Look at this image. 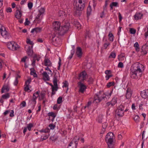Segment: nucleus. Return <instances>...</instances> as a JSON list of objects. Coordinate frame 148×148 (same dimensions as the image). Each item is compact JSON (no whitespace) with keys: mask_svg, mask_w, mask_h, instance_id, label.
I'll list each match as a JSON object with an SVG mask.
<instances>
[{"mask_svg":"<svg viewBox=\"0 0 148 148\" xmlns=\"http://www.w3.org/2000/svg\"><path fill=\"white\" fill-rule=\"evenodd\" d=\"M61 28L60 23L58 21H55L53 23V28L58 31V33L59 36L64 35L69 29L70 27V24L68 21H65V19L62 21Z\"/></svg>","mask_w":148,"mask_h":148,"instance_id":"obj_1","label":"nucleus"},{"mask_svg":"<svg viewBox=\"0 0 148 148\" xmlns=\"http://www.w3.org/2000/svg\"><path fill=\"white\" fill-rule=\"evenodd\" d=\"M144 66L140 63H134L131 67V77L136 79L140 78L144 71Z\"/></svg>","mask_w":148,"mask_h":148,"instance_id":"obj_2","label":"nucleus"},{"mask_svg":"<svg viewBox=\"0 0 148 148\" xmlns=\"http://www.w3.org/2000/svg\"><path fill=\"white\" fill-rule=\"evenodd\" d=\"M69 41L68 48L65 57L67 59L70 60L74 54V34L73 33L70 35Z\"/></svg>","mask_w":148,"mask_h":148,"instance_id":"obj_3","label":"nucleus"},{"mask_svg":"<svg viewBox=\"0 0 148 148\" xmlns=\"http://www.w3.org/2000/svg\"><path fill=\"white\" fill-rule=\"evenodd\" d=\"M85 6V4L82 2V0H76L75 11V12L77 16H80L82 11L83 10Z\"/></svg>","mask_w":148,"mask_h":148,"instance_id":"obj_4","label":"nucleus"},{"mask_svg":"<svg viewBox=\"0 0 148 148\" xmlns=\"http://www.w3.org/2000/svg\"><path fill=\"white\" fill-rule=\"evenodd\" d=\"M114 136L113 133L109 132L106 135L105 138L106 142L109 145L112 144Z\"/></svg>","mask_w":148,"mask_h":148,"instance_id":"obj_5","label":"nucleus"},{"mask_svg":"<svg viewBox=\"0 0 148 148\" xmlns=\"http://www.w3.org/2000/svg\"><path fill=\"white\" fill-rule=\"evenodd\" d=\"M105 97H106V95L103 92H99L95 96L93 103H99Z\"/></svg>","mask_w":148,"mask_h":148,"instance_id":"obj_6","label":"nucleus"},{"mask_svg":"<svg viewBox=\"0 0 148 148\" xmlns=\"http://www.w3.org/2000/svg\"><path fill=\"white\" fill-rule=\"evenodd\" d=\"M7 46L8 49L13 51L16 50L17 49L20 48L17 44L13 42H8Z\"/></svg>","mask_w":148,"mask_h":148,"instance_id":"obj_7","label":"nucleus"},{"mask_svg":"<svg viewBox=\"0 0 148 148\" xmlns=\"http://www.w3.org/2000/svg\"><path fill=\"white\" fill-rule=\"evenodd\" d=\"M124 109L122 105H120L116 111V114L119 117H122L124 115Z\"/></svg>","mask_w":148,"mask_h":148,"instance_id":"obj_8","label":"nucleus"},{"mask_svg":"<svg viewBox=\"0 0 148 148\" xmlns=\"http://www.w3.org/2000/svg\"><path fill=\"white\" fill-rule=\"evenodd\" d=\"M78 84L79 88V93H83L86 91V86L80 82L78 83Z\"/></svg>","mask_w":148,"mask_h":148,"instance_id":"obj_9","label":"nucleus"},{"mask_svg":"<svg viewBox=\"0 0 148 148\" xmlns=\"http://www.w3.org/2000/svg\"><path fill=\"white\" fill-rule=\"evenodd\" d=\"M87 77V74L86 72L83 71L79 74L78 79L81 81H83L86 79Z\"/></svg>","mask_w":148,"mask_h":148,"instance_id":"obj_10","label":"nucleus"},{"mask_svg":"<svg viewBox=\"0 0 148 148\" xmlns=\"http://www.w3.org/2000/svg\"><path fill=\"white\" fill-rule=\"evenodd\" d=\"M4 28V30L1 31V34L2 36L4 37L6 40L9 39L10 36V34L8 33V32Z\"/></svg>","mask_w":148,"mask_h":148,"instance_id":"obj_11","label":"nucleus"},{"mask_svg":"<svg viewBox=\"0 0 148 148\" xmlns=\"http://www.w3.org/2000/svg\"><path fill=\"white\" fill-rule=\"evenodd\" d=\"M58 15L61 17L60 19L62 21L65 19V21H67L66 19V13L62 10H60L58 12Z\"/></svg>","mask_w":148,"mask_h":148,"instance_id":"obj_12","label":"nucleus"},{"mask_svg":"<svg viewBox=\"0 0 148 148\" xmlns=\"http://www.w3.org/2000/svg\"><path fill=\"white\" fill-rule=\"evenodd\" d=\"M58 79H57V76L55 74L54 75L53 79V82L54 87H53V89H56V91H57L58 89V85L57 84Z\"/></svg>","mask_w":148,"mask_h":148,"instance_id":"obj_13","label":"nucleus"},{"mask_svg":"<svg viewBox=\"0 0 148 148\" xmlns=\"http://www.w3.org/2000/svg\"><path fill=\"white\" fill-rule=\"evenodd\" d=\"M15 124V122L14 121H12L10 122L9 126L7 129L8 132H10L12 130L14 127Z\"/></svg>","mask_w":148,"mask_h":148,"instance_id":"obj_14","label":"nucleus"},{"mask_svg":"<svg viewBox=\"0 0 148 148\" xmlns=\"http://www.w3.org/2000/svg\"><path fill=\"white\" fill-rule=\"evenodd\" d=\"M82 49L81 48L79 47H77L76 52V56L79 58H81L82 56Z\"/></svg>","mask_w":148,"mask_h":148,"instance_id":"obj_15","label":"nucleus"},{"mask_svg":"<svg viewBox=\"0 0 148 148\" xmlns=\"http://www.w3.org/2000/svg\"><path fill=\"white\" fill-rule=\"evenodd\" d=\"M132 89L130 88H128L126 90V93L125 95V97L127 99H130L132 94Z\"/></svg>","mask_w":148,"mask_h":148,"instance_id":"obj_16","label":"nucleus"},{"mask_svg":"<svg viewBox=\"0 0 148 148\" xmlns=\"http://www.w3.org/2000/svg\"><path fill=\"white\" fill-rule=\"evenodd\" d=\"M44 11V9L43 8H41L40 10L39 11V13L36 16L35 20L37 21H40L41 20V18H40V16L43 13Z\"/></svg>","mask_w":148,"mask_h":148,"instance_id":"obj_17","label":"nucleus"},{"mask_svg":"<svg viewBox=\"0 0 148 148\" xmlns=\"http://www.w3.org/2000/svg\"><path fill=\"white\" fill-rule=\"evenodd\" d=\"M50 39L51 40L52 42L57 43V40H59V39L55 35V34H51V36H50Z\"/></svg>","mask_w":148,"mask_h":148,"instance_id":"obj_18","label":"nucleus"},{"mask_svg":"<svg viewBox=\"0 0 148 148\" xmlns=\"http://www.w3.org/2000/svg\"><path fill=\"white\" fill-rule=\"evenodd\" d=\"M16 8L17 9V10L16 11L15 16L16 18L20 19L22 16V13L21 11L19 10L17 7H16Z\"/></svg>","mask_w":148,"mask_h":148,"instance_id":"obj_19","label":"nucleus"},{"mask_svg":"<svg viewBox=\"0 0 148 148\" xmlns=\"http://www.w3.org/2000/svg\"><path fill=\"white\" fill-rule=\"evenodd\" d=\"M143 14L140 12H137L134 16V19L136 20L141 19L143 16Z\"/></svg>","mask_w":148,"mask_h":148,"instance_id":"obj_20","label":"nucleus"},{"mask_svg":"<svg viewBox=\"0 0 148 148\" xmlns=\"http://www.w3.org/2000/svg\"><path fill=\"white\" fill-rule=\"evenodd\" d=\"M141 95L143 98H147L148 97V89L145 90L141 92Z\"/></svg>","mask_w":148,"mask_h":148,"instance_id":"obj_21","label":"nucleus"},{"mask_svg":"<svg viewBox=\"0 0 148 148\" xmlns=\"http://www.w3.org/2000/svg\"><path fill=\"white\" fill-rule=\"evenodd\" d=\"M44 65L47 66H50L52 63L50 60L48 58H45L44 60Z\"/></svg>","mask_w":148,"mask_h":148,"instance_id":"obj_22","label":"nucleus"},{"mask_svg":"<svg viewBox=\"0 0 148 148\" xmlns=\"http://www.w3.org/2000/svg\"><path fill=\"white\" fill-rule=\"evenodd\" d=\"M42 75L44 78L43 79L45 81H49V76L46 72H44L42 73Z\"/></svg>","mask_w":148,"mask_h":148,"instance_id":"obj_23","label":"nucleus"},{"mask_svg":"<svg viewBox=\"0 0 148 148\" xmlns=\"http://www.w3.org/2000/svg\"><path fill=\"white\" fill-rule=\"evenodd\" d=\"M42 30V28L37 27L33 29L31 31L32 33H33L34 32H36V33L40 32Z\"/></svg>","mask_w":148,"mask_h":148,"instance_id":"obj_24","label":"nucleus"},{"mask_svg":"<svg viewBox=\"0 0 148 148\" xmlns=\"http://www.w3.org/2000/svg\"><path fill=\"white\" fill-rule=\"evenodd\" d=\"M147 46L146 45H143L142 48V53L145 55L147 54V52L146 49Z\"/></svg>","mask_w":148,"mask_h":148,"instance_id":"obj_25","label":"nucleus"},{"mask_svg":"<svg viewBox=\"0 0 148 148\" xmlns=\"http://www.w3.org/2000/svg\"><path fill=\"white\" fill-rule=\"evenodd\" d=\"M79 30L81 28V25L79 22H75V28Z\"/></svg>","mask_w":148,"mask_h":148,"instance_id":"obj_26","label":"nucleus"},{"mask_svg":"<svg viewBox=\"0 0 148 148\" xmlns=\"http://www.w3.org/2000/svg\"><path fill=\"white\" fill-rule=\"evenodd\" d=\"M48 115L49 116H51L53 117V118L52 119H51V120L53 121L54 120V118L56 117V115L53 112H51L49 113L48 114Z\"/></svg>","mask_w":148,"mask_h":148,"instance_id":"obj_27","label":"nucleus"},{"mask_svg":"<svg viewBox=\"0 0 148 148\" xmlns=\"http://www.w3.org/2000/svg\"><path fill=\"white\" fill-rule=\"evenodd\" d=\"M118 6V3L117 2H113L110 5L111 10H112L113 9V7Z\"/></svg>","mask_w":148,"mask_h":148,"instance_id":"obj_28","label":"nucleus"},{"mask_svg":"<svg viewBox=\"0 0 148 148\" xmlns=\"http://www.w3.org/2000/svg\"><path fill=\"white\" fill-rule=\"evenodd\" d=\"M117 98L116 97H114L111 101V105L112 106L114 105L117 103Z\"/></svg>","mask_w":148,"mask_h":148,"instance_id":"obj_29","label":"nucleus"},{"mask_svg":"<svg viewBox=\"0 0 148 148\" xmlns=\"http://www.w3.org/2000/svg\"><path fill=\"white\" fill-rule=\"evenodd\" d=\"M30 74L31 75H33L34 77H37L38 75L36 73L35 70L34 69V68H33V69H30Z\"/></svg>","mask_w":148,"mask_h":148,"instance_id":"obj_30","label":"nucleus"},{"mask_svg":"<svg viewBox=\"0 0 148 148\" xmlns=\"http://www.w3.org/2000/svg\"><path fill=\"white\" fill-rule=\"evenodd\" d=\"M134 47L135 48L136 51H139L140 50L139 47V45L137 42H136L134 45Z\"/></svg>","mask_w":148,"mask_h":148,"instance_id":"obj_31","label":"nucleus"},{"mask_svg":"<svg viewBox=\"0 0 148 148\" xmlns=\"http://www.w3.org/2000/svg\"><path fill=\"white\" fill-rule=\"evenodd\" d=\"M108 36L109 37V39L110 41L111 42L113 41L114 38L113 34L112 33L110 32L108 35Z\"/></svg>","mask_w":148,"mask_h":148,"instance_id":"obj_32","label":"nucleus"},{"mask_svg":"<svg viewBox=\"0 0 148 148\" xmlns=\"http://www.w3.org/2000/svg\"><path fill=\"white\" fill-rule=\"evenodd\" d=\"M91 11V7L90 6H88L87 8V16H89L90 13Z\"/></svg>","mask_w":148,"mask_h":148,"instance_id":"obj_33","label":"nucleus"},{"mask_svg":"<svg viewBox=\"0 0 148 148\" xmlns=\"http://www.w3.org/2000/svg\"><path fill=\"white\" fill-rule=\"evenodd\" d=\"M49 85L50 86H51V88H52V92L51 94V96L53 95H55L56 93L55 91H56V89H53V87H54L53 86V85L51 84L50 83L49 84Z\"/></svg>","mask_w":148,"mask_h":148,"instance_id":"obj_34","label":"nucleus"},{"mask_svg":"<svg viewBox=\"0 0 148 148\" xmlns=\"http://www.w3.org/2000/svg\"><path fill=\"white\" fill-rule=\"evenodd\" d=\"M116 56V53L114 52H112L110 53L109 56V58H115Z\"/></svg>","mask_w":148,"mask_h":148,"instance_id":"obj_35","label":"nucleus"},{"mask_svg":"<svg viewBox=\"0 0 148 148\" xmlns=\"http://www.w3.org/2000/svg\"><path fill=\"white\" fill-rule=\"evenodd\" d=\"M75 138V140H76L75 141V148H77V147L78 144V141L79 139V138L78 136H76Z\"/></svg>","mask_w":148,"mask_h":148,"instance_id":"obj_36","label":"nucleus"},{"mask_svg":"<svg viewBox=\"0 0 148 148\" xmlns=\"http://www.w3.org/2000/svg\"><path fill=\"white\" fill-rule=\"evenodd\" d=\"M45 94L44 92H41L40 94V95L39 97V100H42L45 97Z\"/></svg>","mask_w":148,"mask_h":148,"instance_id":"obj_37","label":"nucleus"},{"mask_svg":"<svg viewBox=\"0 0 148 148\" xmlns=\"http://www.w3.org/2000/svg\"><path fill=\"white\" fill-rule=\"evenodd\" d=\"M134 119L136 122L137 123L139 121L140 118L139 116L136 115L134 117Z\"/></svg>","mask_w":148,"mask_h":148,"instance_id":"obj_38","label":"nucleus"},{"mask_svg":"<svg viewBox=\"0 0 148 148\" xmlns=\"http://www.w3.org/2000/svg\"><path fill=\"white\" fill-rule=\"evenodd\" d=\"M145 37L146 38L148 36V26H147L145 29Z\"/></svg>","mask_w":148,"mask_h":148,"instance_id":"obj_39","label":"nucleus"},{"mask_svg":"<svg viewBox=\"0 0 148 148\" xmlns=\"http://www.w3.org/2000/svg\"><path fill=\"white\" fill-rule=\"evenodd\" d=\"M6 90L8 92L9 91V89L8 88V86H6L5 87H4V86H3L1 89V93H3L4 92V90Z\"/></svg>","mask_w":148,"mask_h":148,"instance_id":"obj_40","label":"nucleus"},{"mask_svg":"<svg viewBox=\"0 0 148 148\" xmlns=\"http://www.w3.org/2000/svg\"><path fill=\"white\" fill-rule=\"evenodd\" d=\"M33 124L32 123H30L29 124L27 125V127H26L27 128L28 130L30 131H31L32 128L33 127Z\"/></svg>","mask_w":148,"mask_h":148,"instance_id":"obj_41","label":"nucleus"},{"mask_svg":"<svg viewBox=\"0 0 148 148\" xmlns=\"http://www.w3.org/2000/svg\"><path fill=\"white\" fill-rule=\"evenodd\" d=\"M50 130L48 128H47L44 130H42L40 131L41 132L48 133L50 132Z\"/></svg>","mask_w":148,"mask_h":148,"instance_id":"obj_42","label":"nucleus"},{"mask_svg":"<svg viewBox=\"0 0 148 148\" xmlns=\"http://www.w3.org/2000/svg\"><path fill=\"white\" fill-rule=\"evenodd\" d=\"M124 56L123 55H120L119 56L118 59L119 61H122L124 60Z\"/></svg>","mask_w":148,"mask_h":148,"instance_id":"obj_43","label":"nucleus"},{"mask_svg":"<svg viewBox=\"0 0 148 148\" xmlns=\"http://www.w3.org/2000/svg\"><path fill=\"white\" fill-rule=\"evenodd\" d=\"M9 97H10V95H9V93H6L5 95H2V98H3V99H7V98H9Z\"/></svg>","mask_w":148,"mask_h":148,"instance_id":"obj_44","label":"nucleus"},{"mask_svg":"<svg viewBox=\"0 0 148 148\" xmlns=\"http://www.w3.org/2000/svg\"><path fill=\"white\" fill-rule=\"evenodd\" d=\"M110 45V43L108 42H106L103 45V47L104 49H106Z\"/></svg>","mask_w":148,"mask_h":148,"instance_id":"obj_45","label":"nucleus"},{"mask_svg":"<svg viewBox=\"0 0 148 148\" xmlns=\"http://www.w3.org/2000/svg\"><path fill=\"white\" fill-rule=\"evenodd\" d=\"M114 82H110L107 84V86L109 88L111 86H114Z\"/></svg>","mask_w":148,"mask_h":148,"instance_id":"obj_46","label":"nucleus"},{"mask_svg":"<svg viewBox=\"0 0 148 148\" xmlns=\"http://www.w3.org/2000/svg\"><path fill=\"white\" fill-rule=\"evenodd\" d=\"M62 98L61 97H60L57 99V102L58 104H60L62 102Z\"/></svg>","mask_w":148,"mask_h":148,"instance_id":"obj_47","label":"nucleus"},{"mask_svg":"<svg viewBox=\"0 0 148 148\" xmlns=\"http://www.w3.org/2000/svg\"><path fill=\"white\" fill-rule=\"evenodd\" d=\"M102 117L101 116H98L97 119V121L99 123H101L102 122Z\"/></svg>","mask_w":148,"mask_h":148,"instance_id":"obj_48","label":"nucleus"},{"mask_svg":"<svg viewBox=\"0 0 148 148\" xmlns=\"http://www.w3.org/2000/svg\"><path fill=\"white\" fill-rule=\"evenodd\" d=\"M130 32L131 34H134L136 32V30L132 28L130 29Z\"/></svg>","mask_w":148,"mask_h":148,"instance_id":"obj_49","label":"nucleus"},{"mask_svg":"<svg viewBox=\"0 0 148 148\" xmlns=\"http://www.w3.org/2000/svg\"><path fill=\"white\" fill-rule=\"evenodd\" d=\"M89 84H91L93 83V79L92 77H90L88 80Z\"/></svg>","mask_w":148,"mask_h":148,"instance_id":"obj_50","label":"nucleus"},{"mask_svg":"<svg viewBox=\"0 0 148 148\" xmlns=\"http://www.w3.org/2000/svg\"><path fill=\"white\" fill-rule=\"evenodd\" d=\"M62 83L64 84L62 86L63 88H64V87L66 88L68 87V83L67 81L65 80L64 81V82H63Z\"/></svg>","mask_w":148,"mask_h":148,"instance_id":"obj_51","label":"nucleus"},{"mask_svg":"<svg viewBox=\"0 0 148 148\" xmlns=\"http://www.w3.org/2000/svg\"><path fill=\"white\" fill-rule=\"evenodd\" d=\"M38 97L37 96H36L35 95V93H34L33 95V97L32 100L35 103H36V99Z\"/></svg>","mask_w":148,"mask_h":148,"instance_id":"obj_52","label":"nucleus"},{"mask_svg":"<svg viewBox=\"0 0 148 148\" xmlns=\"http://www.w3.org/2000/svg\"><path fill=\"white\" fill-rule=\"evenodd\" d=\"M108 125L107 123L106 122L103 123L102 124V128L106 129Z\"/></svg>","mask_w":148,"mask_h":148,"instance_id":"obj_53","label":"nucleus"},{"mask_svg":"<svg viewBox=\"0 0 148 148\" xmlns=\"http://www.w3.org/2000/svg\"><path fill=\"white\" fill-rule=\"evenodd\" d=\"M74 146V145L73 144V143L72 141L69 144L68 148H73Z\"/></svg>","mask_w":148,"mask_h":148,"instance_id":"obj_54","label":"nucleus"},{"mask_svg":"<svg viewBox=\"0 0 148 148\" xmlns=\"http://www.w3.org/2000/svg\"><path fill=\"white\" fill-rule=\"evenodd\" d=\"M27 44H29L32 45H34V43L32 41H31L28 38L27 40Z\"/></svg>","mask_w":148,"mask_h":148,"instance_id":"obj_55","label":"nucleus"},{"mask_svg":"<svg viewBox=\"0 0 148 148\" xmlns=\"http://www.w3.org/2000/svg\"><path fill=\"white\" fill-rule=\"evenodd\" d=\"M49 127H50V129L51 130L54 129L56 127L55 125H54L52 123L50 124L49 125Z\"/></svg>","mask_w":148,"mask_h":148,"instance_id":"obj_56","label":"nucleus"},{"mask_svg":"<svg viewBox=\"0 0 148 148\" xmlns=\"http://www.w3.org/2000/svg\"><path fill=\"white\" fill-rule=\"evenodd\" d=\"M26 86L24 88V90L25 91H28L29 90V85L26 84Z\"/></svg>","mask_w":148,"mask_h":148,"instance_id":"obj_57","label":"nucleus"},{"mask_svg":"<svg viewBox=\"0 0 148 148\" xmlns=\"http://www.w3.org/2000/svg\"><path fill=\"white\" fill-rule=\"evenodd\" d=\"M57 139L56 137L54 135L50 137V139L52 141L56 140Z\"/></svg>","mask_w":148,"mask_h":148,"instance_id":"obj_58","label":"nucleus"},{"mask_svg":"<svg viewBox=\"0 0 148 148\" xmlns=\"http://www.w3.org/2000/svg\"><path fill=\"white\" fill-rule=\"evenodd\" d=\"M33 6V3L32 2L29 3L28 4V6L29 9H31Z\"/></svg>","mask_w":148,"mask_h":148,"instance_id":"obj_59","label":"nucleus"},{"mask_svg":"<svg viewBox=\"0 0 148 148\" xmlns=\"http://www.w3.org/2000/svg\"><path fill=\"white\" fill-rule=\"evenodd\" d=\"M26 22L24 23L25 25H28L29 23H30V22L28 20V18H26L25 19Z\"/></svg>","mask_w":148,"mask_h":148,"instance_id":"obj_60","label":"nucleus"},{"mask_svg":"<svg viewBox=\"0 0 148 148\" xmlns=\"http://www.w3.org/2000/svg\"><path fill=\"white\" fill-rule=\"evenodd\" d=\"M59 62H58L59 66L58 67V69L59 70L60 69V67L61 65V59L60 57L59 58Z\"/></svg>","mask_w":148,"mask_h":148,"instance_id":"obj_61","label":"nucleus"},{"mask_svg":"<svg viewBox=\"0 0 148 148\" xmlns=\"http://www.w3.org/2000/svg\"><path fill=\"white\" fill-rule=\"evenodd\" d=\"M118 67L119 68H122L123 67V63L119 62L118 64Z\"/></svg>","mask_w":148,"mask_h":148,"instance_id":"obj_62","label":"nucleus"},{"mask_svg":"<svg viewBox=\"0 0 148 148\" xmlns=\"http://www.w3.org/2000/svg\"><path fill=\"white\" fill-rule=\"evenodd\" d=\"M118 14H119V22H120L121 21V20L122 19V17L121 15V14L119 12L118 13Z\"/></svg>","mask_w":148,"mask_h":148,"instance_id":"obj_63","label":"nucleus"},{"mask_svg":"<svg viewBox=\"0 0 148 148\" xmlns=\"http://www.w3.org/2000/svg\"><path fill=\"white\" fill-rule=\"evenodd\" d=\"M14 80H15V78L14 77H12L10 79V83L12 85H13V83L14 82Z\"/></svg>","mask_w":148,"mask_h":148,"instance_id":"obj_64","label":"nucleus"}]
</instances>
